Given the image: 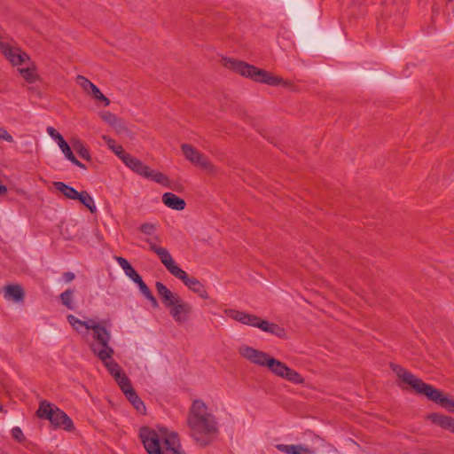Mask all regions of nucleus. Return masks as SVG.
<instances>
[{"mask_svg": "<svg viewBox=\"0 0 454 454\" xmlns=\"http://www.w3.org/2000/svg\"><path fill=\"white\" fill-rule=\"evenodd\" d=\"M190 435L200 447L209 445L219 434V422L212 406L201 399L192 402L187 417Z\"/></svg>", "mask_w": 454, "mask_h": 454, "instance_id": "obj_1", "label": "nucleus"}, {"mask_svg": "<svg viewBox=\"0 0 454 454\" xmlns=\"http://www.w3.org/2000/svg\"><path fill=\"white\" fill-rule=\"evenodd\" d=\"M238 353L244 360L262 368H266L272 375L294 385H302L304 378L286 363L273 357L269 353L247 344H241Z\"/></svg>", "mask_w": 454, "mask_h": 454, "instance_id": "obj_2", "label": "nucleus"}, {"mask_svg": "<svg viewBox=\"0 0 454 454\" xmlns=\"http://www.w3.org/2000/svg\"><path fill=\"white\" fill-rule=\"evenodd\" d=\"M140 440L148 454H184L177 434L164 427H144Z\"/></svg>", "mask_w": 454, "mask_h": 454, "instance_id": "obj_3", "label": "nucleus"}, {"mask_svg": "<svg viewBox=\"0 0 454 454\" xmlns=\"http://www.w3.org/2000/svg\"><path fill=\"white\" fill-rule=\"evenodd\" d=\"M392 369L403 387H409L415 393L427 396L430 401L435 403L448 412L454 413V395L444 393L423 382L420 379L399 365H393Z\"/></svg>", "mask_w": 454, "mask_h": 454, "instance_id": "obj_4", "label": "nucleus"}, {"mask_svg": "<svg viewBox=\"0 0 454 454\" xmlns=\"http://www.w3.org/2000/svg\"><path fill=\"white\" fill-rule=\"evenodd\" d=\"M223 64L230 68L239 73L244 77L250 78L254 82H262L271 86L283 85L286 88H289L293 90H295V87L288 81L282 79L279 76H277L271 73H269L265 70L259 69L252 65H249L246 62L238 61L235 59L223 58Z\"/></svg>", "mask_w": 454, "mask_h": 454, "instance_id": "obj_5", "label": "nucleus"}, {"mask_svg": "<svg viewBox=\"0 0 454 454\" xmlns=\"http://www.w3.org/2000/svg\"><path fill=\"white\" fill-rule=\"evenodd\" d=\"M157 287L162 302L168 309L173 319L179 325L189 322L192 315L191 305L181 299L177 294L172 293L167 286H157Z\"/></svg>", "mask_w": 454, "mask_h": 454, "instance_id": "obj_6", "label": "nucleus"}, {"mask_svg": "<svg viewBox=\"0 0 454 454\" xmlns=\"http://www.w3.org/2000/svg\"><path fill=\"white\" fill-rule=\"evenodd\" d=\"M225 314L235 321L248 326L258 328L264 333H270L280 339H286L287 337L286 332L282 326L262 319L256 315L237 309H227L225 310Z\"/></svg>", "mask_w": 454, "mask_h": 454, "instance_id": "obj_7", "label": "nucleus"}, {"mask_svg": "<svg viewBox=\"0 0 454 454\" xmlns=\"http://www.w3.org/2000/svg\"><path fill=\"white\" fill-rule=\"evenodd\" d=\"M90 332L92 333V341L90 342L91 352L100 360L113 356L114 349L110 346V331L96 321Z\"/></svg>", "mask_w": 454, "mask_h": 454, "instance_id": "obj_8", "label": "nucleus"}, {"mask_svg": "<svg viewBox=\"0 0 454 454\" xmlns=\"http://www.w3.org/2000/svg\"><path fill=\"white\" fill-rule=\"evenodd\" d=\"M37 416L42 419H48L56 428H62L67 431L74 430L72 419L56 405L42 401L36 411Z\"/></svg>", "mask_w": 454, "mask_h": 454, "instance_id": "obj_9", "label": "nucleus"}, {"mask_svg": "<svg viewBox=\"0 0 454 454\" xmlns=\"http://www.w3.org/2000/svg\"><path fill=\"white\" fill-rule=\"evenodd\" d=\"M123 163L137 174L155 181L160 184H167V177L160 172H155L151 169L147 165L144 164L140 160L126 153L121 146L116 148L114 152Z\"/></svg>", "mask_w": 454, "mask_h": 454, "instance_id": "obj_10", "label": "nucleus"}, {"mask_svg": "<svg viewBox=\"0 0 454 454\" xmlns=\"http://www.w3.org/2000/svg\"><path fill=\"white\" fill-rule=\"evenodd\" d=\"M181 149L185 159L191 163L201 168L209 173H213L215 171V166L211 163L208 158L192 145L188 144H182Z\"/></svg>", "mask_w": 454, "mask_h": 454, "instance_id": "obj_11", "label": "nucleus"}, {"mask_svg": "<svg viewBox=\"0 0 454 454\" xmlns=\"http://www.w3.org/2000/svg\"><path fill=\"white\" fill-rule=\"evenodd\" d=\"M0 51L13 64L21 65L29 59V57L20 49L11 45L0 37Z\"/></svg>", "mask_w": 454, "mask_h": 454, "instance_id": "obj_12", "label": "nucleus"}, {"mask_svg": "<svg viewBox=\"0 0 454 454\" xmlns=\"http://www.w3.org/2000/svg\"><path fill=\"white\" fill-rule=\"evenodd\" d=\"M76 82L79 86L86 92L89 96L93 98L95 100L101 102L104 106H107L110 104V100L100 91V90L90 81L82 75L76 77Z\"/></svg>", "mask_w": 454, "mask_h": 454, "instance_id": "obj_13", "label": "nucleus"}, {"mask_svg": "<svg viewBox=\"0 0 454 454\" xmlns=\"http://www.w3.org/2000/svg\"><path fill=\"white\" fill-rule=\"evenodd\" d=\"M101 361L108 370L109 373L115 379L121 388L129 383V379L119 364L112 359V356Z\"/></svg>", "mask_w": 454, "mask_h": 454, "instance_id": "obj_14", "label": "nucleus"}, {"mask_svg": "<svg viewBox=\"0 0 454 454\" xmlns=\"http://www.w3.org/2000/svg\"><path fill=\"white\" fill-rule=\"evenodd\" d=\"M1 294L10 303H21L25 298V291L21 286H3Z\"/></svg>", "mask_w": 454, "mask_h": 454, "instance_id": "obj_15", "label": "nucleus"}, {"mask_svg": "<svg viewBox=\"0 0 454 454\" xmlns=\"http://www.w3.org/2000/svg\"><path fill=\"white\" fill-rule=\"evenodd\" d=\"M67 321L72 326L73 330L82 337H88L89 332L96 322V320L92 318L82 320L74 315H68Z\"/></svg>", "mask_w": 454, "mask_h": 454, "instance_id": "obj_16", "label": "nucleus"}, {"mask_svg": "<svg viewBox=\"0 0 454 454\" xmlns=\"http://www.w3.org/2000/svg\"><path fill=\"white\" fill-rule=\"evenodd\" d=\"M427 419L433 424L454 433V418L440 412H432Z\"/></svg>", "mask_w": 454, "mask_h": 454, "instance_id": "obj_17", "label": "nucleus"}, {"mask_svg": "<svg viewBox=\"0 0 454 454\" xmlns=\"http://www.w3.org/2000/svg\"><path fill=\"white\" fill-rule=\"evenodd\" d=\"M126 397L129 399V401L132 403L134 408L139 412V413H145V406L144 403L141 401V399L137 396L136 392L134 391L130 382L128 383L126 386L122 387L121 388Z\"/></svg>", "mask_w": 454, "mask_h": 454, "instance_id": "obj_18", "label": "nucleus"}, {"mask_svg": "<svg viewBox=\"0 0 454 454\" xmlns=\"http://www.w3.org/2000/svg\"><path fill=\"white\" fill-rule=\"evenodd\" d=\"M146 242L148 243L150 249L159 256L160 260L165 265L166 268H168L173 263H175L174 260L172 259V256L166 248L158 247L150 239H146Z\"/></svg>", "mask_w": 454, "mask_h": 454, "instance_id": "obj_19", "label": "nucleus"}, {"mask_svg": "<svg viewBox=\"0 0 454 454\" xmlns=\"http://www.w3.org/2000/svg\"><path fill=\"white\" fill-rule=\"evenodd\" d=\"M162 202L174 210H183L185 207V201L172 192H165L162 196Z\"/></svg>", "mask_w": 454, "mask_h": 454, "instance_id": "obj_20", "label": "nucleus"}, {"mask_svg": "<svg viewBox=\"0 0 454 454\" xmlns=\"http://www.w3.org/2000/svg\"><path fill=\"white\" fill-rule=\"evenodd\" d=\"M277 449L286 454H315L309 448L294 444H278Z\"/></svg>", "mask_w": 454, "mask_h": 454, "instance_id": "obj_21", "label": "nucleus"}, {"mask_svg": "<svg viewBox=\"0 0 454 454\" xmlns=\"http://www.w3.org/2000/svg\"><path fill=\"white\" fill-rule=\"evenodd\" d=\"M53 186L63 196H65L66 198L70 199V200H76L80 193L73 187L68 186L62 182H54Z\"/></svg>", "mask_w": 454, "mask_h": 454, "instance_id": "obj_22", "label": "nucleus"}, {"mask_svg": "<svg viewBox=\"0 0 454 454\" xmlns=\"http://www.w3.org/2000/svg\"><path fill=\"white\" fill-rule=\"evenodd\" d=\"M171 274L176 276L177 278L183 280L184 284H200V280L196 278H191L188 275L181 270L176 263L167 268Z\"/></svg>", "mask_w": 454, "mask_h": 454, "instance_id": "obj_23", "label": "nucleus"}, {"mask_svg": "<svg viewBox=\"0 0 454 454\" xmlns=\"http://www.w3.org/2000/svg\"><path fill=\"white\" fill-rule=\"evenodd\" d=\"M76 200L83 204L91 213H95L97 211L94 200L88 192H80Z\"/></svg>", "mask_w": 454, "mask_h": 454, "instance_id": "obj_24", "label": "nucleus"}, {"mask_svg": "<svg viewBox=\"0 0 454 454\" xmlns=\"http://www.w3.org/2000/svg\"><path fill=\"white\" fill-rule=\"evenodd\" d=\"M62 303L67 307L68 309H74L75 307V297L74 291L73 289H68L64 292L61 296Z\"/></svg>", "mask_w": 454, "mask_h": 454, "instance_id": "obj_25", "label": "nucleus"}, {"mask_svg": "<svg viewBox=\"0 0 454 454\" xmlns=\"http://www.w3.org/2000/svg\"><path fill=\"white\" fill-rule=\"evenodd\" d=\"M72 145L74 149V151L83 159L89 160L90 154L85 147V145L82 144V142L77 138H74L72 140Z\"/></svg>", "mask_w": 454, "mask_h": 454, "instance_id": "obj_26", "label": "nucleus"}, {"mask_svg": "<svg viewBox=\"0 0 454 454\" xmlns=\"http://www.w3.org/2000/svg\"><path fill=\"white\" fill-rule=\"evenodd\" d=\"M140 293L150 301L151 305L154 308L158 306L155 297L153 295L148 286H139Z\"/></svg>", "mask_w": 454, "mask_h": 454, "instance_id": "obj_27", "label": "nucleus"}, {"mask_svg": "<svg viewBox=\"0 0 454 454\" xmlns=\"http://www.w3.org/2000/svg\"><path fill=\"white\" fill-rule=\"evenodd\" d=\"M124 273L126 274L127 277H129V278L130 280H132L133 282H135L136 284H144L142 278H140V276L137 274V272L132 268V266H129L125 271Z\"/></svg>", "mask_w": 454, "mask_h": 454, "instance_id": "obj_28", "label": "nucleus"}, {"mask_svg": "<svg viewBox=\"0 0 454 454\" xmlns=\"http://www.w3.org/2000/svg\"><path fill=\"white\" fill-rule=\"evenodd\" d=\"M20 73L23 76V78L29 82H33L36 78V75L35 74L33 69H31L30 67L20 68Z\"/></svg>", "mask_w": 454, "mask_h": 454, "instance_id": "obj_29", "label": "nucleus"}, {"mask_svg": "<svg viewBox=\"0 0 454 454\" xmlns=\"http://www.w3.org/2000/svg\"><path fill=\"white\" fill-rule=\"evenodd\" d=\"M59 149L61 150L62 153L65 155V157L68 160H74V154L72 153V150H71L69 145L67 142L64 143L63 145H60Z\"/></svg>", "mask_w": 454, "mask_h": 454, "instance_id": "obj_30", "label": "nucleus"}, {"mask_svg": "<svg viewBox=\"0 0 454 454\" xmlns=\"http://www.w3.org/2000/svg\"><path fill=\"white\" fill-rule=\"evenodd\" d=\"M101 117L106 123H108L111 126L115 125L118 120V118L110 112L102 113Z\"/></svg>", "mask_w": 454, "mask_h": 454, "instance_id": "obj_31", "label": "nucleus"}, {"mask_svg": "<svg viewBox=\"0 0 454 454\" xmlns=\"http://www.w3.org/2000/svg\"><path fill=\"white\" fill-rule=\"evenodd\" d=\"M155 225L151 223H145L141 225L140 231L147 236H152L154 233Z\"/></svg>", "mask_w": 454, "mask_h": 454, "instance_id": "obj_32", "label": "nucleus"}, {"mask_svg": "<svg viewBox=\"0 0 454 454\" xmlns=\"http://www.w3.org/2000/svg\"><path fill=\"white\" fill-rule=\"evenodd\" d=\"M0 140H4L8 143L14 142L13 137L8 132V130L4 127L2 126H0Z\"/></svg>", "mask_w": 454, "mask_h": 454, "instance_id": "obj_33", "label": "nucleus"}, {"mask_svg": "<svg viewBox=\"0 0 454 454\" xmlns=\"http://www.w3.org/2000/svg\"><path fill=\"white\" fill-rule=\"evenodd\" d=\"M12 435L14 439H16L19 442H21L24 439L22 430L18 427H15L12 429Z\"/></svg>", "mask_w": 454, "mask_h": 454, "instance_id": "obj_34", "label": "nucleus"}, {"mask_svg": "<svg viewBox=\"0 0 454 454\" xmlns=\"http://www.w3.org/2000/svg\"><path fill=\"white\" fill-rule=\"evenodd\" d=\"M118 133H123L126 130L125 124L121 121L117 120L115 125L112 126Z\"/></svg>", "mask_w": 454, "mask_h": 454, "instance_id": "obj_35", "label": "nucleus"}, {"mask_svg": "<svg viewBox=\"0 0 454 454\" xmlns=\"http://www.w3.org/2000/svg\"><path fill=\"white\" fill-rule=\"evenodd\" d=\"M192 291L197 293L202 298L207 297L206 291L203 288V286H194V287L192 288Z\"/></svg>", "mask_w": 454, "mask_h": 454, "instance_id": "obj_36", "label": "nucleus"}, {"mask_svg": "<svg viewBox=\"0 0 454 454\" xmlns=\"http://www.w3.org/2000/svg\"><path fill=\"white\" fill-rule=\"evenodd\" d=\"M116 260H117L120 267L123 270V271H125L129 266H131L129 263V262L127 260H125L124 258L117 257Z\"/></svg>", "mask_w": 454, "mask_h": 454, "instance_id": "obj_37", "label": "nucleus"}, {"mask_svg": "<svg viewBox=\"0 0 454 454\" xmlns=\"http://www.w3.org/2000/svg\"><path fill=\"white\" fill-rule=\"evenodd\" d=\"M74 280H78L75 275L72 272H67L63 275V281L66 283L72 282Z\"/></svg>", "mask_w": 454, "mask_h": 454, "instance_id": "obj_38", "label": "nucleus"}, {"mask_svg": "<svg viewBox=\"0 0 454 454\" xmlns=\"http://www.w3.org/2000/svg\"><path fill=\"white\" fill-rule=\"evenodd\" d=\"M47 133L48 135L52 138L55 139L59 136V132L52 127L47 128Z\"/></svg>", "mask_w": 454, "mask_h": 454, "instance_id": "obj_39", "label": "nucleus"}, {"mask_svg": "<svg viewBox=\"0 0 454 454\" xmlns=\"http://www.w3.org/2000/svg\"><path fill=\"white\" fill-rule=\"evenodd\" d=\"M103 140L110 149L115 145V142L107 136H104Z\"/></svg>", "mask_w": 454, "mask_h": 454, "instance_id": "obj_40", "label": "nucleus"}, {"mask_svg": "<svg viewBox=\"0 0 454 454\" xmlns=\"http://www.w3.org/2000/svg\"><path fill=\"white\" fill-rule=\"evenodd\" d=\"M53 140L58 144L59 147L60 146V145L66 143L65 139L60 134H59V136Z\"/></svg>", "mask_w": 454, "mask_h": 454, "instance_id": "obj_41", "label": "nucleus"}, {"mask_svg": "<svg viewBox=\"0 0 454 454\" xmlns=\"http://www.w3.org/2000/svg\"><path fill=\"white\" fill-rule=\"evenodd\" d=\"M70 161L80 168H84V165L82 162H80L75 157L74 160Z\"/></svg>", "mask_w": 454, "mask_h": 454, "instance_id": "obj_42", "label": "nucleus"}, {"mask_svg": "<svg viewBox=\"0 0 454 454\" xmlns=\"http://www.w3.org/2000/svg\"><path fill=\"white\" fill-rule=\"evenodd\" d=\"M7 192V188L4 185L0 184V195H4Z\"/></svg>", "mask_w": 454, "mask_h": 454, "instance_id": "obj_43", "label": "nucleus"}, {"mask_svg": "<svg viewBox=\"0 0 454 454\" xmlns=\"http://www.w3.org/2000/svg\"><path fill=\"white\" fill-rule=\"evenodd\" d=\"M120 145H117L116 144L111 148V150L113 152H114L116 150V148H118Z\"/></svg>", "mask_w": 454, "mask_h": 454, "instance_id": "obj_44", "label": "nucleus"}]
</instances>
